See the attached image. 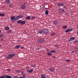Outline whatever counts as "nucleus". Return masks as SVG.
<instances>
[{"label":"nucleus","instance_id":"f257e3e1","mask_svg":"<svg viewBox=\"0 0 78 78\" xmlns=\"http://www.w3.org/2000/svg\"><path fill=\"white\" fill-rule=\"evenodd\" d=\"M37 41L38 43H43L45 41V39L44 38H41L38 39Z\"/></svg>","mask_w":78,"mask_h":78},{"label":"nucleus","instance_id":"f03ea898","mask_svg":"<svg viewBox=\"0 0 78 78\" xmlns=\"http://www.w3.org/2000/svg\"><path fill=\"white\" fill-rule=\"evenodd\" d=\"M15 55H16L15 54H10L8 55V57H7V58L8 59H9V58L14 57Z\"/></svg>","mask_w":78,"mask_h":78},{"label":"nucleus","instance_id":"7ed1b4c3","mask_svg":"<svg viewBox=\"0 0 78 78\" xmlns=\"http://www.w3.org/2000/svg\"><path fill=\"white\" fill-rule=\"evenodd\" d=\"M15 17L14 16H12L10 17V20L12 22L15 21Z\"/></svg>","mask_w":78,"mask_h":78},{"label":"nucleus","instance_id":"20e7f679","mask_svg":"<svg viewBox=\"0 0 78 78\" xmlns=\"http://www.w3.org/2000/svg\"><path fill=\"white\" fill-rule=\"evenodd\" d=\"M76 38H75L74 37H71L70 38V39L68 40V41L69 42H71V41H74V40H75Z\"/></svg>","mask_w":78,"mask_h":78},{"label":"nucleus","instance_id":"39448f33","mask_svg":"<svg viewBox=\"0 0 78 78\" xmlns=\"http://www.w3.org/2000/svg\"><path fill=\"white\" fill-rule=\"evenodd\" d=\"M49 32V31L48 29H45L43 30V33L45 34H47V33H48Z\"/></svg>","mask_w":78,"mask_h":78},{"label":"nucleus","instance_id":"423d86ee","mask_svg":"<svg viewBox=\"0 0 78 78\" xmlns=\"http://www.w3.org/2000/svg\"><path fill=\"white\" fill-rule=\"evenodd\" d=\"M26 8V5H23L21 6V8L22 9H25Z\"/></svg>","mask_w":78,"mask_h":78},{"label":"nucleus","instance_id":"0eeeda50","mask_svg":"<svg viewBox=\"0 0 78 78\" xmlns=\"http://www.w3.org/2000/svg\"><path fill=\"white\" fill-rule=\"evenodd\" d=\"M53 23L54 25H56L58 23V22L57 20H55L53 22Z\"/></svg>","mask_w":78,"mask_h":78},{"label":"nucleus","instance_id":"6e6552de","mask_svg":"<svg viewBox=\"0 0 78 78\" xmlns=\"http://www.w3.org/2000/svg\"><path fill=\"white\" fill-rule=\"evenodd\" d=\"M34 71V69H30L29 70H28L27 72L28 73H31L32 72H33Z\"/></svg>","mask_w":78,"mask_h":78},{"label":"nucleus","instance_id":"1a4fd4ad","mask_svg":"<svg viewBox=\"0 0 78 78\" xmlns=\"http://www.w3.org/2000/svg\"><path fill=\"white\" fill-rule=\"evenodd\" d=\"M16 17L18 18V19H20V18H23V16L22 15H21L19 16H17Z\"/></svg>","mask_w":78,"mask_h":78},{"label":"nucleus","instance_id":"9d476101","mask_svg":"<svg viewBox=\"0 0 78 78\" xmlns=\"http://www.w3.org/2000/svg\"><path fill=\"white\" fill-rule=\"evenodd\" d=\"M73 31V29L72 28L69 29L68 30L65 31V33H69V31Z\"/></svg>","mask_w":78,"mask_h":78},{"label":"nucleus","instance_id":"9b49d317","mask_svg":"<svg viewBox=\"0 0 78 78\" xmlns=\"http://www.w3.org/2000/svg\"><path fill=\"white\" fill-rule=\"evenodd\" d=\"M57 5L58 6H63L64 5L63 3H59Z\"/></svg>","mask_w":78,"mask_h":78},{"label":"nucleus","instance_id":"f8f14e48","mask_svg":"<svg viewBox=\"0 0 78 78\" xmlns=\"http://www.w3.org/2000/svg\"><path fill=\"white\" fill-rule=\"evenodd\" d=\"M10 0H5V1L4 3L5 4H9V3H10Z\"/></svg>","mask_w":78,"mask_h":78},{"label":"nucleus","instance_id":"ddd939ff","mask_svg":"<svg viewBox=\"0 0 78 78\" xmlns=\"http://www.w3.org/2000/svg\"><path fill=\"white\" fill-rule=\"evenodd\" d=\"M4 78H12V77L11 76L5 75L4 76Z\"/></svg>","mask_w":78,"mask_h":78},{"label":"nucleus","instance_id":"4468645a","mask_svg":"<svg viewBox=\"0 0 78 78\" xmlns=\"http://www.w3.org/2000/svg\"><path fill=\"white\" fill-rule=\"evenodd\" d=\"M43 30H40L38 31V33L39 34H42V33H43Z\"/></svg>","mask_w":78,"mask_h":78},{"label":"nucleus","instance_id":"2eb2a0df","mask_svg":"<svg viewBox=\"0 0 78 78\" xmlns=\"http://www.w3.org/2000/svg\"><path fill=\"white\" fill-rule=\"evenodd\" d=\"M74 50L75 51V52L77 53V51H78V48L76 47H74Z\"/></svg>","mask_w":78,"mask_h":78},{"label":"nucleus","instance_id":"dca6fc26","mask_svg":"<svg viewBox=\"0 0 78 78\" xmlns=\"http://www.w3.org/2000/svg\"><path fill=\"white\" fill-rule=\"evenodd\" d=\"M30 16H27L25 18V19H27V20H30Z\"/></svg>","mask_w":78,"mask_h":78},{"label":"nucleus","instance_id":"f3484780","mask_svg":"<svg viewBox=\"0 0 78 78\" xmlns=\"http://www.w3.org/2000/svg\"><path fill=\"white\" fill-rule=\"evenodd\" d=\"M26 23V22L24 21H22L21 20V25H24V24H25Z\"/></svg>","mask_w":78,"mask_h":78},{"label":"nucleus","instance_id":"a211bd4d","mask_svg":"<svg viewBox=\"0 0 78 78\" xmlns=\"http://www.w3.org/2000/svg\"><path fill=\"white\" fill-rule=\"evenodd\" d=\"M50 53H56V51H55V50H52L50 51Z\"/></svg>","mask_w":78,"mask_h":78},{"label":"nucleus","instance_id":"6ab92c4d","mask_svg":"<svg viewBox=\"0 0 78 78\" xmlns=\"http://www.w3.org/2000/svg\"><path fill=\"white\" fill-rule=\"evenodd\" d=\"M49 70L50 72H53L55 70V69L53 68H50Z\"/></svg>","mask_w":78,"mask_h":78},{"label":"nucleus","instance_id":"aec40b11","mask_svg":"<svg viewBox=\"0 0 78 78\" xmlns=\"http://www.w3.org/2000/svg\"><path fill=\"white\" fill-rule=\"evenodd\" d=\"M41 78H46V76L44 75H41Z\"/></svg>","mask_w":78,"mask_h":78},{"label":"nucleus","instance_id":"412c9836","mask_svg":"<svg viewBox=\"0 0 78 78\" xmlns=\"http://www.w3.org/2000/svg\"><path fill=\"white\" fill-rule=\"evenodd\" d=\"M21 22H22V20H18L17 21V23H18V24H19L20 23V25H21Z\"/></svg>","mask_w":78,"mask_h":78},{"label":"nucleus","instance_id":"4be33fe9","mask_svg":"<svg viewBox=\"0 0 78 78\" xmlns=\"http://www.w3.org/2000/svg\"><path fill=\"white\" fill-rule=\"evenodd\" d=\"M20 46L19 45H17L15 46V48H17V49H18L19 48H20Z\"/></svg>","mask_w":78,"mask_h":78},{"label":"nucleus","instance_id":"5701e85b","mask_svg":"<svg viewBox=\"0 0 78 78\" xmlns=\"http://www.w3.org/2000/svg\"><path fill=\"white\" fill-rule=\"evenodd\" d=\"M52 54L51 53V52H48L47 53V55L48 56H51Z\"/></svg>","mask_w":78,"mask_h":78},{"label":"nucleus","instance_id":"b1692460","mask_svg":"<svg viewBox=\"0 0 78 78\" xmlns=\"http://www.w3.org/2000/svg\"><path fill=\"white\" fill-rule=\"evenodd\" d=\"M45 14L46 15H48V11L46 10L45 12Z\"/></svg>","mask_w":78,"mask_h":78},{"label":"nucleus","instance_id":"393cba45","mask_svg":"<svg viewBox=\"0 0 78 78\" xmlns=\"http://www.w3.org/2000/svg\"><path fill=\"white\" fill-rule=\"evenodd\" d=\"M45 9H47L48 8V5H45V7H44Z\"/></svg>","mask_w":78,"mask_h":78},{"label":"nucleus","instance_id":"a878e982","mask_svg":"<svg viewBox=\"0 0 78 78\" xmlns=\"http://www.w3.org/2000/svg\"><path fill=\"white\" fill-rule=\"evenodd\" d=\"M4 16H5V14H4V13H0V16L3 17Z\"/></svg>","mask_w":78,"mask_h":78},{"label":"nucleus","instance_id":"bb28decb","mask_svg":"<svg viewBox=\"0 0 78 78\" xmlns=\"http://www.w3.org/2000/svg\"><path fill=\"white\" fill-rule=\"evenodd\" d=\"M5 28L6 30H9V27H5Z\"/></svg>","mask_w":78,"mask_h":78},{"label":"nucleus","instance_id":"cd10ccee","mask_svg":"<svg viewBox=\"0 0 78 78\" xmlns=\"http://www.w3.org/2000/svg\"><path fill=\"white\" fill-rule=\"evenodd\" d=\"M62 28L63 29H66L67 28V26H64L62 27Z\"/></svg>","mask_w":78,"mask_h":78},{"label":"nucleus","instance_id":"c85d7f7f","mask_svg":"<svg viewBox=\"0 0 78 78\" xmlns=\"http://www.w3.org/2000/svg\"><path fill=\"white\" fill-rule=\"evenodd\" d=\"M13 4H10L9 5V7H13Z\"/></svg>","mask_w":78,"mask_h":78},{"label":"nucleus","instance_id":"c756f323","mask_svg":"<svg viewBox=\"0 0 78 78\" xmlns=\"http://www.w3.org/2000/svg\"><path fill=\"white\" fill-rule=\"evenodd\" d=\"M59 12L60 13H62V9H60L59 10Z\"/></svg>","mask_w":78,"mask_h":78},{"label":"nucleus","instance_id":"7c9ffc66","mask_svg":"<svg viewBox=\"0 0 78 78\" xmlns=\"http://www.w3.org/2000/svg\"><path fill=\"white\" fill-rule=\"evenodd\" d=\"M55 34L54 33H52L51 34L50 36H52L55 35Z\"/></svg>","mask_w":78,"mask_h":78},{"label":"nucleus","instance_id":"2f4dec72","mask_svg":"<svg viewBox=\"0 0 78 78\" xmlns=\"http://www.w3.org/2000/svg\"><path fill=\"white\" fill-rule=\"evenodd\" d=\"M40 50V48H35V50Z\"/></svg>","mask_w":78,"mask_h":78},{"label":"nucleus","instance_id":"473e14b6","mask_svg":"<svg viewBox=\"0 0 78 78\" xmlns=\"http://www.w3.org/2000/svg\"><path fill=\"white\" fill-rule=\"evenodd\" d=\"M31 67H34L35 68L36 67V66L34 65H31Z\"/></svg>","mask_w":78,"mask_h":78},{"label":"nucleus","instance_id":"72a5a7b5","mask_svg":"<svg viewBox=\"0 0 78 78\" xmlns=\"http://www.w3.org/2000/svg\"><path fill=\"white\" fill-rule=\"evenodd\" d=\"M11 31H12V30H9L8 31V32H7L8 33H11Z\"/></svg>","mask_w":78,"mask_h":78},{"label":"nucleus","instance_id":"f704fd0d","mask_svg":"<svg viewBox=\"0 0 78 78\" xmlns=\"http://www.w3.org/2000/svg\"><path fill=\"white\" fill-rule=\"evenodd\" d=\"M26 78V76H20L19 78Z\"/></svg>","mask_w":78,"mask_h":78},{"label":"nucleus","instance_id":"c9c22d12","mask_svg":"<svg viewBox=\"0 0 78 78\" xmlns=\"http://www.w3.org/2000/svg\"><path fill=\"white\" fill-rule=\"evenodd\" d=\"M36 18V17H32L31 18V19H34Z\"/></svg>","mask_w":78,"mask_h":78},{"label":"nucleus","instance_id":"e433bc0d","mask_svg":"<svg viewBox=\"0 0 78 78\" xmlns=\"http://www.w3.org/2000/svg\"><path fill=\"white\" fill-rule=\"evenodd\" d=\"M70 59H68L66 60V62H70Z\"/></svg>","mask_w":78,"mask_h":78},{"label":"nucleus","instance_id":"4c0bfd02","mask_svg":"<svg viewBox=\"0 0 78 78\" xmlns=\"http://www.w3.org/2000/svg\"><path fill=\"white\" fill-rule=\"evenodd\" d=\"M16 72L17 73H20V71L19 70H17Z\"/></svg>","mask_w":78,"mask_h":78},{"label":"nucleus","instance_id":"58836bf2","mask_svg":"<svg viewBox=\"0 0 78 78\" xmlns=\"http://www.w3.org/2000/svg\"><path fill=\"white\" fill-rule=\"evenodd\" d=\"M18 19H19L18 17L16 18L15 19V20H18Z\"/></svg>","mask_w":78,"mask_h":78},{"label":"nucleus","instance_id":"ea45409f","mask_svg":"<svg viewBox=\"0 0 78 78\" xmlns=\"http://www.w3.org/2000/svg\"><path fill=\"white\" fill-rule=\"evenodd\" d=\"M5 77V76H1L0 77V78H4Z\"/></svg>","mask_w":78,"mask_h":78},{"label":"nucleus","instance_id":"a19ab883","mask_svg":"<svg viewBox=\"0 0 78 78\" xmlns=\"http://www.w3.org/2000/svg\"><path fill=\"white\" fill-rule=\"evenodd\" d=\"M26 69H30V67L27 66L26 67Z\"/></svg>","mask_w":78,"mask_h":78},{"label":"nucleus","instance_id":"79ce46f5","mask_svg":"<svg viewBox=\"0 0 78 78\" xmlns=\"http://www.w3.org/2000/svg\"><path fill=\"white\" fill-rule=\"evenodd\" d=\"M7 71H9V72H10V71H11V70H10L9 69H7Z\"/></svg>","mask_w":78,"mask_h":78},{"label":"nucleus","instance_id":"37998d69","mask_svg":"<svg viewBox=\"0 0 78 78\" xmlns=\"http://www.w3.org/2000/svg\"><path fill=\"white\" fill-rule=\"evenodd\" d=\"M77 42H78V41H75L74 42V43H76Z\"/></svg>","mask_w":78,"mask_h":78},{"label":"nucleus","instance_id":"c03bdc74","mask_svg":"<svg viewBox=\"0 0 78 78\" xmlns=\"http://www.w3.org/2000/svg\"><path fill=\"white\" fill-rule=\"evenodd\" d=\"M0 36H1V37H3V34H0Z\"/></svg>","mask_w":78,"mask_h":78},{"label":"nucleus","instance_id":"a18cd8bd","mask_svg":"<svg viewBox=\"0 0 78 78\" xmlns=\"http://www.w3.org/2000/svg\"><path fill=\"white\" fill-rule=\"evenodd\" d=\"M24 73V72H23V71H22L21 72V75H22L23 74V73Z\"/></svg>","mask_w":78,"mask_h":78},{"label":"nucleus","instance_id":"49530a36","mask_svg":"<svg viewBox=\"0 0 78 78\" xmlns=\"http://www.w3.org/2000/svg\"><path fill=\"white\" fill-rule=\"evenodd\" d=\"M56 57L55 56H54L52 57V58H54V59H55V58H56Z\"/></svg>","mask_w":78,"mask_h":78},{"label":"nucleus","instance_id":"de8ad7c7","mask_svg":"<svg viewBox=\"0 0 78 78\" xmlns=\"http://www.w3.org/2000/svg\"><path fill=\"white\" fill-rule=\"evenodd\" d=\"M13 78H18V76H15Z\"/></svg>","mask_w":78,"mask_h":78},{"label":"nucleus","instance_id":"09e8293b","mask_svg":"<svg viewBox=\"0 0 78 78\" xmlns=\"http://www.w3.org/2000/svg\"><path fill=\"white\" fill-rule=\"evenodd\" d=\"M67 8V6H63L64 8Z\"/></svg>","mask_w":78,"mask_h":78},{"label":"nucleus","instance_id":"8fccbe9b","mask_svg":"<svg viewBox=\"0 0 78 78\" xmlns=\"http://www.w3.org/2000/svg\"><path fill=\"white\" fill-rule=\"evenodd\" d=\"M62 12H64V11H65V10H64V9H62Z\"/></svg>","mask_w":78,"mask_h":78},{"label":"nucleus","instance_id":"3c124183","mask_svg":"<svg viewBox=\"0 0 78 78\" xmlns=\"http://www.w3.org/2000/svg\"><path fill=\"white\" fill-rule=\"evenodd\" d=\"M21 49H23V48H24V47H21Z\"/></svg>","mask_w":78,"mask_h":78},{"label":"nucleus","instance_id":"603ef678","mask_svg":"<svg viewBox=\"0 0 78 78\" xmlns=\"http://www.w3.org/2000/svg\"><path fill=\"white\" fill-rule=\"evenodd\" d=\"M46 51H47V52H49V49H47Z\"/></svg>","mask_w":78,"mask_h":78},{"label":"nucleus","instance_id":"864d4df0","mask_svg":"<svg viewBox=\"0 0 78 78\" xmlns=\"http://www.w3.org/2000/svg\"><path fill=\"white\" fill-rule=\"evenodd\" d=\"M74 52H75V51H72V53H74Z\"/></svg>","mask_w":78,"mask_h":78},{"label":"nucleus","instance_id":"5fc2aeb1","mask_svg":"<svg viewBox=\"0 0 78 78\" xmlns=\"http://www.w3.org/2000/svg\"><path fill=\"white\" fill-rule=\"evenodd\" d=\"M26 75V74H24L22 75V76H25Z\"/></svg>","mask_w":78,"mask_h":78},{"label":"nucleus","instance_id":"6e6d98bb","mask_svg":"<svg viewBox=\"0 0 78 78\" xmlns=\"http://www.w3.org/2000/svg\"><path fill=\"white\" fill-rule=\"evenodd\" d=\"M0 41H3V39H1L0 40Z\"/></svg>","mask_w":78,"mask_h":78},{"label":"nucleus","instance_id":"4d7b16f0","mask_svg":"<svg viewBox=\"0 0 78 78\" xmlns=\"http://www.w3.org/2000/svg\"><path fill=\"white\" fill-rule=\"evenodd\" d=\"M26 3L25 2H24V3H23V4H24V5H25V4H26Z\"/></svg>","mask_w":78,"mask_h":78},{"label":"nucleus","instance_id":"13d9d810","mask_svg":"<svg viewBox=\"0 0 78 78\" xmlns=\"http://www.w3.org/2000/svg\"><path fill=\"white\" fill-rule=\"evenodd\" d=\"M1 32H2V31H1V30H0V33H1Z\"/></svg>","mask_w":78,"mask_h":78},{"label":"nucleus","instance_id":"bf43d9fd","mask_svg":"<svg viewBox=\"0 0 78 78\" xmlns=\"http://www.w3.org/2000/svg\"><path fill=\"white\" fill-rule=\"evenodd\" d=\"M1 46H2V45H1V44H0V47H1Z\"/></svg>","mask_w":78,"mask_h":78},{"label":"nucleus","instance_id":"052dcab7","mask_svg":"<svg viewBox=\"0 0 78 78\" xmlns=\"http://www.w3.org/2000/svg\"><path fill=\"white\" fill-rule=\"evenodd\" d=\"M1 37V35H0V38Z\"/></svg>","mask_w":78,"mask_h":78},{"label":"nucleus","instance_id":"680f3d73","mask_svg":"<svg viewBox=\"0 0 78 78\" xmlns=\"http://www.w3.org/2000/svg\"><path fill=\"white\" fill-rule=\"evenodd\" d=\"M54 0V1H56V0Z\"/></svg>","mask_w":78,"mask_h":78}]
</instances>
